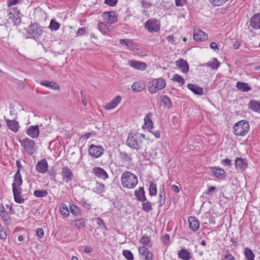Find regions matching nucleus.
<instances>
[{
    "mask_svg": "<svg viewBox=\"0 0 260 260\" xmlns=\"http://www.w3.org/2000/svg\"><path fill=\"white\" fill-rule=\"evenodd\" d=\"M122 254L127 260H134L133 254L130 250H123Z\"/></svg>",
    "mask_w": 260,
    "mask_h": 260,
    "instance_id": "864d4df0",
    "label": "nucleus"
},
{
    "mask_svg": "<svg viewBox=\"0 0 260 260\" xmlns=\"http://www.w3.org/2000/svg\"><path fill=\"white\" fill-rule=\"evenodd\" d=\"M249 122L242 120L236 122L233 126V132L237 136H244L249 131Z\"/></svg>",
    "mask_w": 260,
    "mask_h": 260,
    "instance_id": "423d86ee",
    "label": "nucleus"
},
{
    "mask_svg": "<svg viewBox=\"0 0 260 260\" xmlns=\"http://www.w3.org/2000/svg\"><path fill=\"white\" fill-rule=\"evenodd\" d=\"M0 216L2 217L3 221L6 224H9L11 222V217H10V215L8 214V213H7V212H3V213H1Z\"/></svg>",
    "mask_w": 260,
    "mask_h": 260,
    "instance_id": "8fccbe9b",
    "label": "nucleus"
},
{
    "mask_svg": "<svg viewBox=\"0 0 260 260\" xmlns=\"http://www.w3.org/2000/svg\"><path fill=\"white\" fill-rule=\"evenodd\" d=\"M98 27L99 30L104 35H107L108 32H111L112 30V26L105 22H99Z\"/></svg>",
    "mask_w": 260,
    "mask_h": 260,
    "instance_id": "2f4dec72",
    "label": "nucleus"
},
{
    "mask_svg": "<svg viewBox=\"0 0 260 260\" xmlns=\"http://www.w3.org/2000/svg\"><path fill=\"white\" fill-rule=\"evenodd\" d=\"M9 18L12 20L15 25L18 26L21 22V18L20 16H16L12 14V13H9Z\"/></svg>",
    "mask_w": 260,
    "mask_h": 260,
    "instance_id": "4c0bfd02",
    "label": "nucleus"
},
{
    "mask_svg": "<svg viewBox=\"0 0 260 260\" xmlns=\"http://www.w3.org/2000/svg\"><path fill=\"white\" fill-rule=\"evenodd\" d=\"M70 209L71 213L75 216H79L81 215V210L77 206L74 204L70 205Z\"/></svg>",
    "mask_w": 260,
    "mask_h": 260,
    "instance_id": "79ce46f5",
    "label": "nucleus"
},
{
    "mask_svg": "<svg viewBox=\"0 0 260 260\" xmlns=\"http://www.w3.org/2000/svg\"><path fill=\"white\" fill-rule=\"evenodd\" d=\"M93 220H95L97 225L101 227L102 229H104L105 231H108V229L106 226L103 219L100 217L95 218L93 219Z\"/></svg>",
    "mask_w": 260,
    "mask_h": 260,
    "instance_id": "49530a36",
    "label": "nucleus"
},
{
    "mask_svg": "<svg viewBox=\"0 0 260 260\" xmlns=\"http://www.w3.org/2000/svg\"><path fill=\"white\" fill-rule=\"evenodd\" d=\"M193 38L195 41H203L207 40L208 36L207 34L200 29L197 32L194 31Z\"/></svg>",
    "mask_w": 260,
    "mask_h": 260,
    "instance_id": "393cba45",
    "label": "nucleus"
},
{
    "mask_svg": "<svg viewBox=\"0 0 260 260\" xmlns=\"http://www.w3.org/2000/svg\"><path fill=\"white\" fill-rule=\"evenodd\" d=\"M81 202L82 203V205L83 206L86 208V209H90V204H88L87 203L86 200L84 198H82L81 199Z\"/></svg>",
    "mask_w": 260,
    "mask_h": 260,
    "instance_id": "774afa93",
    "label": "nucleus"
},
{
    "mask_svg": "<svg viewBox=\"0 0 260 260\" xmlns=\"http://www.w3.org/2000/svg\"><path fill=\"white\" fill-rule=\"evenodd\" d=\"M121 101V97L119 95L116 96L110 102L107 104L105 108L106 110H111L115 108Z\"/></svg>",
    "mask_w": 260,
    "mask_h": 260,
    "instance_id": "bb28decb",
    "label": "nucleus"
},
{
    "mask_svg": "<svg viewBox=\"0 0 260 260\" xmlns=\"http://www.w3.org/2000/svg\"><path fill=\"white\" fill-rule=\"evenodd\" d=\"M119 156L120 160L124 164L130 165L133 160L131 154H128L125 151L119 150Z\"/></svg>",
    "mask_w": 260,
    "mask_h": 260,
    "instance_id": "412c9836",
    "label": "nucleus"
},
{
    "mask_svg": "<svg viewBox=\"0 0 260 260\" xmlns=\"http://www.w3.org/2000/svg\"><path fill=\"white\" fill-rule=\"evenodd\" d=\"M88 151L91 156L97 158L103 155L105 149L102 146H96L91 144L89 146Z\"/></svg>",
    "mask_w": 260,
    "mask_h": 260,
    "instance_id": "1a4fd4ad",
    "label": "nucleus"
},
{
    "mask_svg": "<svg viewBox=\"0 0 260 260\" xmlns=\"http://www.w3.org/2000/svg\"><path fill=\"white\" fill-rule=\"evenodd\" d=\"M209 169L213 175L219 179H223L226 176L225 171L220 168L211 167L209 168Z\"/></svg>",
    "mask_w": 260,
    "mask_h": 260,
    "instance_id": "f8f14e48",
    "label": "nucleus"
},
{
    "mask_svg": "<svg viewBox=\"0 0 260 260\" xmlns=\"http://www.w3.org/2000/svg\"><path fill=\"white\" fill-rule=\"evenodd\" d=\"M166 84V80L163 78L154 79L149 83L148 90L150 93L153 94L157 91L164 89Z\"/></svg>",
    "mask_w": 260,
    "mask_h": 260,
    "instance_id": "0eeeda50",
    "label": "nucleus"
},
{
    "mask_svg": "<svg viewBox=\"0 0 260 260\" xmlns=\"http://www.w3.org/2000/svg\"><path fill=\"white\" fill-rule=\"evenodd\" d=\"M161 101L163 103V105L168 109L172 107V103L171 102V99L167 95H162Z\"/></svg>",
    "mask_w": 260,
    "mask_h": 260,
    "instance_id": "a18cd8bd",
    "label": "nucleus"
},
{
    "mask_svg": "<svg viewBox=\"0 0 260 260\" xmlns=\"http://www.w3.org/2000/svg\"><path fill=\"white\" fill-rule=\"evenodd\" d=\"M45 32L43 27L38 23L31 22L27 30L28 37L33 39L39 42H41L42 37Z\"/></svg>",
    "mask_w": 260,
    "mask_h": 260,
    "instance_id": "7ed1b4c3",
    "label": "nucleus"
},
{
    "mask_svg": "<svg viewBox=\"0 0 260 260\" xmlns=\"http://www.w3.org/2000/svg\"><path fill=\"white\" fill-rule=\"evenodd\" d=\"M161 239L162 242L164 244L166 245L170 241V236L169 235L166 234L161 237Z\"/></svg>",
    "mask_w": 260,
    "mask_h": 260,
    "instance_id": "bf43d9fd",
    "label": "nucleus"
},
{
    "mask_svg": "<svg viewBox=\"0 0 260 260\" xmlns=\"http://www.w3.org/2000/svg\"><path fill=\"white\" fill-rule=\"evenodd\" d=\"M40 84L42 86L49 87L55 90H58L60 88L58 84L54 81L43 80L40 82Z\"/></svg>",
    "mask_w": 260,
    "mask_h": 260,
    "instance_id": "f704fd0d",
    "label": "nucleus"
},
{
    "mask_svg": "<svg viewBox=\"0 0 260 260\" xmlns=\"http://www.w3.org/2000/svg\"><path fill=\"white\" fill-rule=\"evenodd\" d=\"M176 66L180 69L183 73H186L189 71L188 63L183 59H180L176 61Z\"/></svg>",
    "mask_w": 260,
    "mask_h": 260,
    "instance_id": "b1692460",
    "label": "nucleus"
},
{
    "mask_svg": "<svg viewBox=\"0 0 260 260\" xmlns=\"http://www.w3.org/2000/svg\"><path fill=\"white\" fill-rule=\"evenodd\" d=\"M37 235L40 238H42L44 236V230L41 228H39L37 229L36 231Z\"/></svg>",
    "mask_w": 260,
    "mask_h": 260,
    "instance_id": "e2e57ef3",
    "label": "nucleus"
},
{
    "mask_svg": "<svg viewBox=\"0 0 260 260\" xmlns=\"http://www.w3.org/2000/svg\"><path fill=\"white\" fill-rule=\"evenodd\" d=\"M128 65L135 69L139 70L141 71H144L147 68V65L146 63L135 60H129L128 61Z\"/></svg>",
    "mask_w": 260,
    "mask_h": 260,
    "instance_id": "2eb2a0df",
    "label": "nucleus"
},
{
    "mask_svg": "<svg viewBox=\"0 0 260 260\" xmlns=\"http://www.w3.org/2000/svg\"><path fill=\"white\" fill-rule=\"evenodd\" d=\"M187 87L195 94L199 95L203 94V89L198 85L189 83Z\"/></svg>",
    "mask_w": 260,
    "mask_h": 260,
    "instance_id": "a878e982",
    "label": "nucleus"
},
{
    "mask_svg": "<svg viewBox=\"0 0 260 260\" xmlns=\"http://www.w3.org/2000/svg\"><path fill=\"white\" fill-rule=\"evenodd\" d=\"M7 238V233L5 229L0 231V239L2 240H6Z\"/></svg>",
    "mask_w": 260,
    "mask_h": 260,
    "instance_id": "338daca9",
    "label": "nucleus"
},
{
    "mask_svg": "<svg viewBox=\"0 0 260 260\" xmlns=\"http://www.w3.org/2000/svg\"><path fill=\"white\" fill-rule=\"evenodd\" d=\"M209 1L213 6H220L224 5L228 0H209Z\"/></svg>",
    "mask_w": 260,
    "mask_h": 260,
    "instance_id": "5fc2aeb1",
    "label": "nucleus"
},
{
    "mask_svg": "<svg viewBox=\"0 0 260 260\" xmlns=\"http://www.w3.org/2000/svg\"><path fill=\"white\" fill-rule=\"evenodd\" d=\"M187 0H175V4L177 7H182L186 4Z\"/></svg>",
    "mask_w": 260,
    "mask_h": 260,
    "instance_id": "69168bd1",
    "label": "nucleus"
},
{
    "mask_svg": "<svg viewBox=\"0 0 260 260\" xmlns=\"http://www.w3.org/2000/svg\"><path fill=\"white\" fill-rule=\"evenodd\" d=\"M250 25L253 29H260V13H257L253 15L249 21Z\"/></svg>",
    "mask_w": 260,
    "mask_h": 260,
    "instance_id": "a211bd4d",
    "label": "nucleus"
},
{
    "mask_svg": "<svg viewBox=\"0 0 260 260\" xmlns=\"http://www.w3.org/2000/svg\"><path fill=\"white\" fill-rule=\"evenodd\" d=\"M139 242L146 247H151L152 244L151 241V237L147 234H144L139 240Z\"/></svg>",
    "mask_w": 260,
    "mask_h": 260,
    "instance_id": "473e14b6",
    "label": "nucleus"
},
{
    "mask_svg": "<svg viewBox=\"0 0 260 260\" xmlns=\"http://www.w3.org/2000/svg\"><path fill=\"white\" fill-rule=\"evenodd\" d=\"M117 2V0H105V4L111 7L115 6Z\"/></svg>",
    "mask_w": 260,
    "mask_h": 260,
    "instance_id": "13d9d810",
    "label": "nucleus"
},
{
    "mask_svg": "<svg viewBox=\"0 0 260 260\" xmlns=\"http://www.w3.org/2000/svg\"><path fill=\"white\" fill-rule=\"evenodd\" d=\"M103 16L107 19L110 24H113L118 21V16L114 11L105 12Z\"/></svg>",
    "mask_w": 260,
    "mask_h": 260,
    "instance_id": "aec40b11",
    "label": "nucleus"
},
{
    "mask_svg": "<svg viewBox=\"0 0 260 260\" xmlns=\"http://www.w3.org/2000/svg\"><path fill=\"white\" fill-rule=\"evenodd\" d=\"M12 186L14 201L17 203L22 204L24 202L25 200L21 196L22 188L19 187L23 183L20 172H16L14 176Z\"/></svg>",
    "mask_w": 260,
    "mask_h": 260,
    "instance_id": "f257e3e1",
    "label": "nucleus"
},
{
    "mask_svg": "<svg viewBox=\"0 0 260 260\" xmlns=\"http://www.w3.org/2000/svg\"><path fill=\"white\" fill-rule=\"evenodd\" d=\"M149 195L151 196H156L157 194V188H156V185L153 183L151 182L150 183L149 186Z\"/></svg>",
    "mask_w": 260,
    "mask_h": 260,
    "instance_id": "de8ad7c7",
    "label": "nucleus"
},
{
    "mask_svg": "<svg viewBox=\"0 0 260 260\" xmlns=\"http://www.w3.org/2000/svg\"><path fill=\"white\" fill-rule=\"evenodd\" d=\"M142 209L146 212H149L152 210L151 203L149 201L142 202Z\"/></svg>",
    "mask_w": 260,
    "mask_h": 260,
    "instance_id": "3c124183",
    "label": "nucleus"
},
{
    "mask_svg": "<svg viewBox=\"0 0 260 260\" xmlns=\"http://www.w3.org/2000/svg\"><path fill=\"white\" fill-rule=\"evenodd\" d=\"M134 195L136 199L141 202H144L147 201V198L145 196V192L143 187H140L139 189L135 190Z\"/></svg>",
    "mask_w": 260,
    "mask_h": 260,
    "instance_id": "6ab92c4d",
    "label": "nucleus"
},
{
    "mask_svg": "<svg viewBox=\"0 0 260 260\" xmlns=\"http://www.w3.org/2000/svg\"><path fill=\"white\" fill-rule=\"evenodd\" d=\"M144 27L149 32H157L160 30V22L157 19L151 18L145 23Z\"/></svg>",
    "mask_w": 260,
    "mask_h": 260,
    "instance_id": "6e6552de",
    "label": "nucleus"
},
{
    "mask_svg": "<svg viewBox=\"0 0 260 260\" xmlns=\"http://www.w3.org/2000/svg\"><path fill=\"white\" fill-rule=\"evenodd\" d=\"M25 151L29 155H32L37 151L38 147L34 140L29 138H26L21 140H18Z\"/></svg>",
    "mask_w": 260,
    "mask_h": 260,
    "instance_id": "39448f33",
    "label": "nucleus"
},
{
    "mask_svg": "<svg viewBox=\"0 0 260 260\" xmlns=\"http://www.w3.org/2000/svg\"><path fill=\"white\" fill-rule=\"evenodd\" d=\"M26 133L33 139L38 138L40 134L39 126L38 125L29 126L26 129Z\"/></svg>",
    "mask_w": 260,
    "mask_h": 260,
    "instance_id": "4468645a",
    "label": "nucleus"
},
{
    "mask_svg": "<svg viewBox=\"0 0 260 260\" xmlns=\"http://www.w3.org/2000/svg\"><path fill=\"white\" fill-rule=\"evenodd\" d=\"M48 194V192L46 190H38L37 189L34 191V194L37 198H43L46 196Z\"/></svg>",
    "mask_w": 260,
    "mask_h": 260,
    "instance_id": "09e8293b",
    "label": "nucleus"
},
{
    "mask_svg": "<svg viewBox=\"0 0 260 260\" xmlns=\"http://www.w3.org/2000/svg\"><path fill=\"white\" fill-rule=\"evenodd\" d=\"M220 65L219 62L216 58H213L212 61H209L206 64V66L210 67L213 70H216Z\"/></svg>",
    "mask_w": 260,
    "mask_h": 260,
    "instance_id": "37998d69",
    "label": "nucleus"
},
{
    "mask_svg": "<svg viewBox=\"0 0 260 260\" xmlns=\"http://www.w3.org/2000/svg\"><path fill=\"white\" fill-rule=\"evenodd\" d=\"M149 132L151 133L156 138H158L160 137V133L158 130H154L153 127H152L151 128H148Z\"/></svg>",
    "mask_w": 260,
    "mask_h": 260,
    "instance_id": "052dcab7",
    "label": "nucleus"
},
{
    "mask_svg": "<svg viewBox=\"0 0 260 260\" xmlns=\"http://www.w3.org/2000/svg\"><path fill=\"white\" fill-rule=\"evenodd\" d=\"M244 254L246 260H254L255 255L250 248L245 247L244 250Z\"/></svg>",
    "mask_w": 260,
    "mask_h": 260,
    "instance_id": "e433bc0d",
    "label": "nucleus"
},
{
    "mask_svg": "<svg viewBox=\"0 0 260 260\" xmlns=\"http://www.w3.org/2000/svg\"><path fill=\"white\" fill-rule=\"evenodd\" d=\"M152 114L151 113H148L144 118V123L145 126L148 128H151L153 127V123L151 120Z\"/></svg>",
    "mask_w": 260,
    "mask_h": 260,
    "instance_id": "ea45409f",
    "label": "nucleus"
},
{
    "mask_svg": "<svg viewBox=\"0 0 260 260\" xmlns=\"http://www.w3.org/2000/svg\"><path fill=\"white\" fill-rule=\"evenodd\" d=\"M122 185L128 189L134 188L138 182V179L136 175L130 172H124L121 177Z\"/></svg>",
    "mask_w": 260,
    "mask_h": 260,
    "instance_id": "20e7f679",
    "label": "nucleus"
},
{
    "mask_svg": "<svg viewBox=\"0 0 260 260\" xmlns=\"http://www.w3.org/2000/svg\"><path fill=\"white\" fill-rule=\"evenodd\" d=\"M126 143L130 148L137 151L143 150L145 147L142 139L140 138L139 134L132 131L128 133Z\"/></svg>",
    "mask_w": 260,
    "mask_h": 260,
    "instance_id": "f03ea898",
    "label": "nucleus"
},
{
    "mask_svg": "<svg viewBox=\"0 0 260 260\" xmlns=\"http://www.w3.org/2000/svg\"><path fill=\"white\" fill-rule=\"evenodd\" d=\"M61 175L62 177L63 181L67 183L72 181L74 177L72 171L68 167H63L62 168Z\"/></svg>",
    "mask_w": 260,
    "mask_h": 260,
    "instance_id": "9d476101",
    "label": "nucleus"
},
{
    "mask_svg": "<svg viewBox=\"0 0 260 260\" xmlns=\"http://www.w3.org/2000/svg\"><path fill=\"white\" fill-rule=\"evenodd\" d=\"M7 126L13 132L17 133L19 131L20 125L19 122L14 120L6 119Z\"/></svg>",
    "mask_w": 260,
    "mask_h": 260,
    "instance_id": "f3484780",
    "label": "nucleus"
},
{
    "mask_svg": "<svg viewBox=\"0 0 260 260\" xmlns=\"http://www.w3.org/2000/svg\"><path fill=\"white\" fill-rule=\"evenodd\" d=\"M145 88L146 85L143 81H136L132 85V89L136 92H140Z\"/></svg>",
    "mask_w": 260,
    "mask_h": 260,
    "instance_id": "cd10ccee",
    "label": "nucleus"
},
{
    "mask_svg": "<svg viewBox=\"0 0 260 260\" xmlns=\"http://www.w3.org/2000/svg\"><path fill=\"white\" fill-rule=\"evenodd\" d=\"M36 171L41 174L45 173L48 169V164L45 159L38 161L35 166Z\"/></svg>",
    "mask_w": 260,
    "mask_h": 260,
    "instance_id": "ddd939ff",
    "label": "nucleus"
},
{
    "mask_svg": "<svg viewBox=\"0 0 260 260\" xmlns=\"http://www.w3.org/2000/svg\"><path fill=\"white\" fill-rule=\"evenodd\" d=\"M60 23L58 22L55 19H52L50 22L49 28L52 31H56L59 29Z\"/></svg>",
    "mask_w": 260,
    "mask_h": 260,
    "instance_id": "c03bdc74",
    "label": "nucleus"
},
{
    "mask_svg": "<svg viewBox=\"0 0 260 260\" xmlns=\"http://www.w3.org/2000/svg\"><path fill=\"white\" fill-rule=\"evenodd\" d=\"M59 210L61 214L65 217H67L70 215V210L67 205L66 204L62 203L60 205Z\"/></svg>",
    "mask_w": 260,
    "mask_h": 260,
    "instance_id": "a19ab883",
    "label": "nucleus"
},
{
    "mask_svg": "<svg viewBox=\"0 0 260 260\" xmlns=\"http://www.w3.org/2000/svg\"><path fill=\"white\" fill-rule=\"evenodd\" d=\"M221 164L223 166H232V160L229 158H225L224 159H222L221 161Z\"/></svg>",
    "mask_w": 260,
    "mask_h": 260,
    "instance_id": "0e129e2a",
    "label": "nucleus"
},
{
    "mask_svg": "<svg viewBox=\"0 0 260 260\" xmlns=\"http://www.w3.org/2000/svg\"><path fill=\"white\" fill-rule=\"evenodd\" d=\"M236 87L238 90L242 92H248L251 89V87L248 83L242 81H238Z\"/></svg>",
    "mask_w": 260,
    "mask_h": 260,
    "instance_id": "7c9ffc66",
    "label": "nucleus"
},
{
    "mask_svg": "<svg viewBox=\"0 0 260 260\" xmlns=\"http://www.w3.org/2000/svg\"><path fill=\"white\" fill-rule=\"evenodd\" d=\"M10 12L12 14L16 15V16H20L21 14L20 11L17 7H14L10 9Z\"/></svg>",
    "mask_w": 260,
    "mask_h": 260,
    "instance_id": "680f3d73",
    "label": "nucleus"
},
{
    "mask_svg": "<svg viewBox=\"0 0 260 260\" xmlns=\"http://www.w3.org/2000/svg\"><path fill=\"white\" fill-rule=\"evenodd\" d=\"M235 165L237 169L244 170L247 167V164L245 159L241 157H237L235 160Z\"/></svg>",
    "mask_w": 260,
    "mask_h": 260,
    "instance_id": "72a5a7b5",
    "label": "nucleus"
},
{
    "mask_svg": "<svg viewBox=\"0 0 260 260\" xmlns=\"http://www.w3.org/2000/svg\"><path fill=\"white\" fill-rule=\"evenodd\" d=\"M138 250L143 260H152L153 254L147 247L144 246H140Z\"/></svg>",
    "mask_w": 260,
    "mask_h": 260,
    "instance_id": "9b49d317",
    "label": "nucleus"
},
{
    "mask_svg": "<svg viewBox=\"0 0 260 260\" xmlns=\"http://www.w3.org/2000/svg\"><path fill=\"white\" fill-rule=\"evenodd\" d=\"M248 107L252 111L260 113V102L256 100H251L248 104Z\"/></svg>",
    "mask_w": 260,
    "mask_h": 260,
    "instance_id": "c85d7f7f",
    "label": "nucleus"
},
{
    "mask_svg": "<svg viewBox=\"0 0 260 260\" xmlns=\"http://www.w3.org/2000/svg\"><path fill=\"white\" fill-rule=\"evenodd\" d=\"M92 173L94 174V175L104 180H105L106 179L108 178V175L107 173L104 169L101 167H94L92 169Z\"/></svg>",
    "mask_w": 260,
    "mask_h": 260,
    "instance_id": "dca6fc26",
    "label": "nucleus"
},
{
    "mask_svg": "<svg viewBox=\"0 0 260 260\" xmlns=\"http://www.w3.org/2000/svg\"><path fill=\"white\" fill-rule=\"evenodd\" d=\"M178 256L182 260H189L191 258L190 252L185 248H182L178 251Z\"/></svg>",
    "mask_w": 260,
    "mask_h": 260,
    "instance_id": "c756f323",
    "label": "nucleus"
},
{
    "mask_svg": "<svg viewBox=\"0 0 260 260\" xmlns=\"http://www.w3.org/2000/svg\"><path fill=\"white\" fill-rule=\"evenodd\" d=\"M93 190L98 194L102 193L105 191V185L102 183L97 182Z\"/></svg>",
    "mask_w": 260,
    "mask_h": 260,
    "instance_id": "58836bf2",
    "label": "nucleus"
},
{
    "mask_svg": "<svg viewBox=\"0 0 260 260\" xmlns=\"http://www.w3.org/2000/svg\"><path fill=\"white\" fill-rule=\"evenodd\" d=\"M172 80L180 83L182 85L185 83L184 79L179 74H175L172 78Z\"/></svg>",
    "mask_w": 260,
    "mask_h": 260,
    "instance_id": "603ef678",
    "label": "nucleus"
},
{
    "mask_svg": "<svg viewBox=\"0 0 260 260\" xmlns=\"http://www.w3.org/2000/svg\"><path fill=\"white\" fill-rule=\"evenodd\" d=\"M189 223V226L191 230L193 232L197 231L200 226V223L198 219L195 217L190 216L188 218Z\"/></svg>",
    "mask_w": 260,
    "mask_h": 260,
    "instance_id": "5701e85b",
    "label": "nucleus"
},
{
    "mask_svg": "<svg viewBox=\"0 0 260 260\" xmlns=\"http://www.w3.org/2000/svg\"><path fill=\"white\" fill-rule=\"evenodd\" d=\"M222 260H235V258L229 252L222 254Z\"/></svg>",
    "mask_w": 260,
    "mask_h": 260,
    "instance_id": "4d7b16f0",
    "label": "nucleus"
},
{
    "mask_svg": "<svg viewBox=\"0 0 260 260\" xmlns=\"http://www.w3.org/2000/svg\"><path fill=\"white\" fill-rule=\"evenodd\" d=\"M87 220V219L83 218L74 220L73 221V222L74 223V227H75L78 230H80L84 228L86 224V222Z\"/></svg>",
    "mask_w": 260,
    "mask_h": 260,
    "instance_id": "c9c22d12",
    "label": "nucleus"
},
{
    "mask_svg": "<svg viewBox=\"0 0 260 260\" xmlns=\"http://www.w3.org/2000/svg\"><path fill=\"white\" fill-rule=\"evenodd\" d=\"M87 28L86 27H82L79 28L76 32V37L84 36L87 34Z\"/></svg>",
    "mask_w": 260,
    "mask_h": 260,
    "instance_id": "6e6d98bb",
    "label": "nucleus"
},
{
    "mask_svg": "<svg viewBox=\"0 0 260 260\" xmlns=\"http://www.w3.org/2000/svg\"><path fill=\"white\" fill-rule=\"evenodd\" d=\"M159 207H161L164 205L166 203V190H165V186L164 184L161 185L159 187Z\"/></svg>",
    "mask_w": 260,
    "mask_h": 260,
    "instance_id": "4be33fe9",
    "label": "nucleus"
}]
</instances>
